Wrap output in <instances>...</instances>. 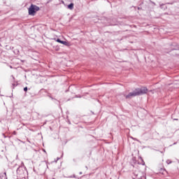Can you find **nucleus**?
Returning <instances> with one entry per match:
<instances>
[{"label":"nucleus","instance_id":"nucleus-7","mask_svg":"<svg viewBox=\"0 0 179 179\" xmlns=\"http://www.w3.org/2000/svg\"><path fill=\"white\" fill-rule=\"evenodd\" d=\"M61 44H63L64 45L69 46V43L64 41H62Z\"/></svg>","mask_w":179,"mask_h":179},{"label":"nucleus","instance_id":"nucleus-11","mask_svg":"<svg viewBox=\"0 0 179 179\" xmlns=\"http://www.w3.org/2000/svg\"><path fill=\"white\" fill-rule=\"evenodd\" d=\"M56 41H57V43H60V44H61V43H62V41H61V39H59V38H57V39L56 40Z\"/></svg>","mask_w":179,"mask_h":179},{"label":"nucleus","instance_id":"nucleus-10","mask_svg":"<svg viewBox=\"0 0 179 179\" xmlns=\"http://www.w3.org/2000/svg\"><path fill=\"white\" fill-rule=\"evenodd\" d=\"M166 163H167V164H171L172 162L170 159H167Z\"/></svg>","mask_w":179,"mask_h":179},{"label":"nucleus","instance_id":"nucleus-18","mask_svg":"<svg viewBox=\"0 0 179 179\" xmlns=\"http://www.w3.org/2000/svg\"><path fill=\"white\" fill-rule=\"evenodd\" d=\"M43 152L45 153V150H43Z\"/></svg>","mask_w":179,"mask_h":179},{"label":"nucleus","instance_id":"nucleus-8","mask_svg":"<svg viewBox=\"0 0 179 179\" xmlns=\"http://www.w3.org/2000/svg\"><path fill=\"white\" fill-rule=\"evenodd\" d=\"M139 159L141 161L142 166H145V161H143V159L141 157H140Z\"/></svg>","mask_w":179,"mask_h":179},{"label":"nucleus","instance_id":"nucleus-17","mask_svg":"<svg viewBox=\"0 0 179 179\" xmlns=\"http://www.w3.org/2000/svg\"><path fill=\"white\" fill-rule=\"evenodd\" d=\"M59 159H60L59 157H57V160H59Z\"/></svg>","mask_w":179,"mask_h":179},{"label":"nucleus","instance_id":"nucleus-12","mask_svg":"<svg viewBox=\"0 0 179 179\" xmlns=\"http://www.w3.org/2000/svg\"><path fill=\"white\" fill-rule=\"evenodd\" d=\"M56 137H54L55 139H59V135H57L55 136Z\"/></svg>","mask_w":179,"mask_h":179},{"label":"nucleus","instance_id":"nucleus-19","mask_svg":"<svg viewBox=\"0 0 179 179\" xmlns=\"http://www.w3.org/2000/svg\"><path fill=\"white\" fill-rule=\"evenodd\" d=\"M177 143H174L173 145H176Z\"/></svg>","mask_w":179,"mask_h":179},{"label":"nucleus","instance_id":"nucleus-16","mask_svg":"<svg viewBox=\"0 0 179 179\" xmlns=\"http://www.w3.org/2000/svg\"><path fill=\"white\" fill-rule=\"evenodd\" d=\"M3 138H6V135H3Z\"/></svg>","mask_w":179,"mask_h":179},{"label":"nucleus","instance_id":"nucleus-14","mask_svg":"<svg viewBox=\"0 0 179 179\" xmlns=\"http://www.w3.org/2000/svg\"><path fill=\"white\" fill-rule=\"evenodd\" d=\"M163 6H164V5H161V6H160L161 8H163Z\"/></svg>","mask_w":179,"mask_h":179},{"label":"nucleus","instance_id":"nucleus-24","mask_svg":"<svg viewBox=\"0 0 179 179\" xmlns=\"http://www.w3.org/2000/svg\"><path fill=\"white\" fill-rule=\"evenodd\" d=\"M133 179H135V178H133Z\"/></svg>","mask_w":179,"mask_h":179},{"label":"nucleus","instance_id":"nucleus-15","mask_svg":"<svg viewBox=\"0 0 179 179\" xmlns=\"http://www.w3.org/2000/svg\"><path fill=\"white\" fill-rule=\"evenodd\" d=\"M60 141H61V142H64V141H62V139H61V138H60Z\"/></svg>","mask_w":179,"mask_h":179},{"label":"nucleus","instance_id":"nucleus-3","mask_svg":"<svg viewBox=\"0 0 179 179\" xmlns=\"http://www.w3.org/2000/svg\"><path fill=\"white\" fill-rule=\"evenodd\" d=\"M138 93V96H141V94H146L148 93V88L142 87L141 89H136Z\"/></svg>","mask_w":179,"mask_h":179},{"label":"nucleus","instance_id":"nucleus-21","mask_svg":"<svg viewBox=\"0 0 179 179\" xmlns=\"http://www.w3.org/2000/svg\"><path fill=\"white\" fill-rule=\"evenodd\" d=\"M64 143H66V141H64Z\"/></svg>","mask_w":179,"mask_h":179},{"label":"nucleus","instance_id":"nucleus-22","mask_svg":"<svg viewBox=\"0 0 179 179\" xmlns=\"http://www.w3.org/2000/svg\"><path fill=\"white\" fill-rule=\"evenodd\" d=\"M80 174H82V172H80Z\"/></svg>","mask_w":179,"mask_h":179},{"label":"nucleus","instance_id":"nucleus-4","mask_svg":"<svg viewBox=\"0 0 179 179\" xmlns=\"http://www.w3.org/2000/svg\"><path fill=\"white\" fill-rule=\"evenodd\" d=\"M138 96V92L135 90L133 92H130L128 95L126 96V99H131V97H135Z\"/></svg>","mask_w":179,"mask_h":179},{"label":"nucleus","instance_id":"nucleus-5","mask_svg":"<svg viewBox=\"0 0 179 179\" xmlns=\"http://www.w3.org/2000/svg\"><path fill=\"white\" fill-rule=\"evenodd\" d=\"M139 174H141V172H136V171L134 172V176L135 177H136V178H139V177H141Z\"/></svg>","mask_w":179,"mask_h":179},{"label":"nucleus","instance_id":"nucleus-13","mask_svg":"<svg viewBox=\"0 0 179 179\" xmlns=\"http://www.w3.org/2000/svg\"><path fill=\"white\" fill-rule=\"evenodd\" d=\"M24 92H27V87H25L24 88Z\"/></svg>","mask_w":179,"mask_h":179},{"label":"nucleus","instance_id":"nucleus-6","mask_svg":"<svg viewBox=\"0 0 179 179\" xmlns=\"http://www.w3.org/2000/svg\"><path fill=\"white\" fill-rule=\"evenodd\" d=\"M68 8L70 9L71 10H72V9H73V3H70L68 6Z\"/></svg>","mask_w":179,"mask_h":179},{"label":"nucleus","instance_id":"nucleus-9","mask_svg":"<svg viewBox=\"0 0 179 179\" xmlns=\"http://www.w3.org/2000/svg\"><path fill=\"white\" fill-rule=\"evenodd\" d=\"M1 179H6V173H4L2 175Z\"/></svg>","mask_w":179,"mask_h":179},{"label":"nucleus","instance_id":"nucleus-23","mask_svg":"<svg viewBox=\"0 0 179 179\" xmlns=\"http://www.w3.org/2000/svg\"><path fill=\"white\" fill-rule=\"evenodd\" d=\"M34 171H36V170H35V169H34Z\"/></svg>","mask_w":179,"mask_h":179},{"label":"nucleus","instance_id":"nucleus-1","mask_svg":"<svg viewBox=\"0 0 179 179\" xmlns=\"http://www.w3.org/2000/svg\"><path fill=\"white\" fill-rule=\"evenodd\" d=\"M38 10H40V7L31 4L29 8V15L31 16H34L36 12H38Z\"/></svg>","mask_w":179,"mask_h":179},{"label":"nucleus","instance_id":"nucleus-20","mask_svg":"<svg viewBox=\"0 0 179 179\" xmlns=\"http://www.w3.org/2000/svg\"><path fill=\"white\" fill-rule=\"evenodd\" d=\"M85 169H87V166H85Z\"/></svg>","mask_w":179,"mask_h":179},{"label":"nucleus","instance_id":"nucleus-2","mask_svg":"<svg viewBox=\"0 0 179 179\" xmlns=\"http://www.w3.org/2000/svg\"><path fill=\"white\" fill-rule=\"evenodd\" d=\"M23 166H24V164L23 162H21V166H19L17 169V174L18 176H23L24 174V172L26 171V168H24Z\"/></svg>","mask_w":179,"mask_h":179}]
</instances>
